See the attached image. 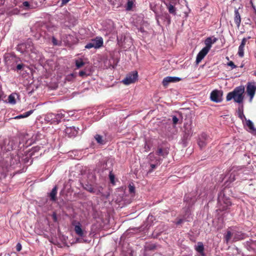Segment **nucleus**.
Returning a JSON list of instances; mask_svg holds the SVG:
<instances>
[{"mask_svg": "<svg viewBox=\"0 0 256 256\" xmlns=\"http://www.w3.org/2000/svg\"><path fill=\"white\" fill-rule=\"evenodd\" d=\"M70 0H62V4H66L67 2H68Z\"/></svg>", "mask_w": 256, "mask_h": 256, "instance_id": "680f3d73", "label": "nucleus"}, {"mask_svg": "<svg viewBox=\"0 0 256 256\" xmlns=\"http://www.w3.org/2000/svg\"><path fill=\"white\" fill-rule=\"evenodd\" d=\"M232 236V232L230 231H228L226 232V234L224 236V239H225L226 243H228L230 241V239L231 238Z\"/></svg>", "mask_w": 256, "mask_h": 256, "instance_id": "58836bf2", "label": "nucleus"}, {"mask_svg": "<svg viewBox=\"0 0 256 256\" xmlns=\"http://www.w3.org/2000/svg\"><path fill=\"white\" fill-rule=\"evenodd\" d=\"M168 154V151L166 148H158L156 154L159 156H162L163 158H166Z\"/></svg>", "mask_w": 256, "mask_h": 256, "instance_id": "6ab92c4d", "label": "nucleus"}, {"mask_svg": "<svg viewBox=\"0 0 256 256\" xmlns=\"http://www.w3.org/2000/svg\"><path fill=\"white\" fill-rule=\"evenodd\" d=\"M184 136L183 139L184 140H188L192 134L193 130L192 129V123H186L184 124Z\"/></svg>", "mask_w": 256, "mask_h": 256, "instance_id": "6e6552de", "label": "nucleus"}, {"mask_svg": "<svg viewBox=\"0 0 256 256\" xmlns=\"http://www.w3.org/2000/svg\"><path fill=\"white\" fill-rule=\"evenodd\" d=\"M238 116L244 122V120L246 119L245 116L244 114L243 106L239 107L238 110Z\"/></svg>", "mask_w": 256, "mask_h": 256, "instance_id": "a878e982", "label": "nucleus"}, {"mask_svg": "<svg viewBox=\"0 0 256 256\" xmlns=\"http://www.w3.org/2000/svg\"><path fill=\"white\" fill-rule=\"evenodd\" d=\"M166 18H168V23H170V16H169L168 14H166Z\"/></svg>", "mask_w": 256, "mask_h": 256, "instance_id": "0e129e2a", "label": "nucleus"}, {"mask_svg": "<svg viewBox=\"0 0 256 256\" xmlns=\"http://www.w3.org/2000/svg\"><path fill=\"white\" fill-rule=\"evenodd\" d=\"M254 74L256 76V70L254 72Z\"/></svg>", "mask_w": 256, "mask_h": 256, "instance_id": "69168bd1", "label": "nucleus"}, {"mask_svg": "<svg viewBox=\"0 0 256 256\" xmlns=\"http://www.w3.org/2000/svg\"><path fill=\"white\" fill-rule=\"evenodd\" d=\"M22 162L25 164H28L29 165L32 164V160L30 158V154L29 156H26L22 159Z\"/></svg>", "mask_w": 256, "mask_h": 256, "instance_id": "2f4dec72", "label": "nucleus"}, {"mask_svg": "<svg viewBox=\"0 0 256 256\" xmlns=\"http://www.w3.org/2000/svg\"><path fill=\"white\" fill-rule=\"evenodd\" d=\"M244 46L242 45H240L238 47V54L241 58L244 56Z\"/></svg>", "mask_w": 256, "mask_h": 256, "instance_id": "72a5a7b5", "label": "nucleus"}, {"mask_svg": "<svg viewBox=\"0 0 256 256\" xmlns=\"http://www.w3.org/2000/svg\"><path fill=\"white\" fill-rule=\"evenodd\" d=\"M78 130L79 129L78 128L70 126L66 128L65 131L68 136L71 138L76 136L78 134Z\"/></svg>", "mask_w": 256, "mask_h": 256, "instance_id": "4468645a", "label": "nucleus"}, {"mask_svg": "<svg viewBox=\"0 0 256 256\" xmlns=\"http://www.w3.org/2000/svg\"><path fill=\"white\" fill-rule=\"evenodd\" d=\"M4 93L2 90V86L0 84V102L3 100Z\"/></svg>", "mask_w": 256, "mask_h": 256, "instance_id": "09e8293b", "label": "nucleus"}, {"mask_svg": "<svg viewBox=\"0 0 256 256\" xmlns=\"http://www.w3.org/2000/svg\"><path fill=\"white\" fill-rule=\"evenodd\" d=\"M240 174V173L238 170L232 168L226 176H228V180L226 182H229L230 183L233 182L237 179L236 177H238Z\"/></svg>", "mask_w": 256, "mask_h": 256, "instance_id": "ddd939ff", "label": "nucleus"}, {"mask_svg": "<svg viewBox=\"0 0 256 256\" xmlns=\"http://www.w3.org/2000/svg\"><path fill=\"white\" fill-rule=\"evenodd\" d=\"M204 44H206V46L204 48L209 51L212 47V44H213L212 42V38H207L204 41Z\"/></svg>", "mask_w": 256, "mask_h": 256, "instance_id": "b1692460", "label": "nucleus"}, {"mask_svg": "<svg viewBox=\"0 0 256 256\" xmlns=\"http://www.w3.org/2000/svg\"><path fill=\"white\" fill-rule=\"evenodd\" d=\"M218 40V38L215 37H213V39H212V44L215 43Z\"/></svg>", "mask_w": 256, "mask_h": 256, "instance_id": "052dcab7", "label": "nucleus"}, {"mask_svg": "<svg viewBox=\"0 0 256 256\" xmlns=\"http://www.w3.org/2000/svg\"><path fill=\"white\" fill-rule=\"evenodd\" d=\"M178 121V119L176 116H172V122L174 124H176Z\"/></svg>", "mask_w": 256, "mask_h": 256, "instance_id": "5fc2aeb1", "label": "nucleus"}, {"mask_svg": "<svg viewBox=\"0 0 256 256\" xmlns=\"http://www.w3.org/2000/svg\"><path fill=\"white\" fill-rule=\"evenodd\" d=\"M24 66V64H22V63H20L18 64V62L16 64V68H15V70H22L23 67Z\"/></svg>", "mask_w": 256, "mask_h": 256, "instance_id": "a18cd8bd", "label": "nucleus"}, {"mask_svg": "<svg viewBox=\"0 0 256 256\" xmlns=\"http://www.w3.org/2000/svg\"><path fill=\"white\" fill-rule=\"evenodd\" d=\"M114 175L112 174V172H110L109 174V178L110 182L113 184L114 183Z\"/></svg>", "mask_w": 256, "mask_h": 256, "instance_id": "49530a36", "label": "nucleus"}, {"mask_svg": "<svg viewBox=\"0 0 256 256\" xmlns=\"http://www.w3.org/2000/svg\"><path fill=\"white\" fill-rule=\"evenodd\" d=\"M222 92L218 90H215L212 92L210 94V100L216 102H220L222 101Z\"/></svg>", "mask_w": 256, "mask_h": 256, "instance_id": "0eeeda50", "label": "nucleus"}, {"mask_svg": "<svg viewBox=\"0 0 256 256\" xmlns=\"http://www.w3.org/2000/svg\"><path fill=\"white\" fill-rule=\"evenodd\" d=\"M38 148L37 149L36 148H35V151H36L38 150Z\"/></svg>", "mask_w": 256, "mask_h": 256, "instance_id": "774afa93", "label": "nucleus"}, {"mask_svg": "<svg viewBox=\"0 0 256 256\" xmlns=\"http://www.w3.org/2000/svg\"><path fill=\"white\" fill-rule=\"evenodd\" d=\"M102 186H99L98 188H94V192L92 194H94L96 195H100L102 194Z\"/></svg>", "mask_w": 256, "mask_h": 256, "instance_id": "f704fd0d", "label": "nucleus"}, {"mask_svg": "<svg viewBox=\"0 0 256 256\" xmlns=\"http://www.w3.org/2000/svg\"><path fill=\"white\" fill-rule=\"evenodd\" d=\"M138 77V72L133 71L127 74L125 78L122 80V82L126 85L134 83L137 80Z\"/></svg>", "mask_w": 256, "mask_h": 256, "instance_id": "39448f33", "label": "nucleus"}, {"mask_svg": "<svg viewBox=\"0 0 256 256\" xmlns=\"http://www.w3.org/2000/svg\"><path fill=\"white\" fill-rule=\"evenodd\" d=\"M17 50L21 53L25 52L36 54L38 51L34 48L32 42L30 40H28L25 43L20 44L17 46Z\"/></svg>", "mask_w": 256, "mask_h": 256, "instance_id": "7ed1b4c3", "label": "nucleus"}, {"mask_svg": "<svg viewBox=\"0 0 256 256\" xmlns=\"http://www.w3.org/2000/svg\"><path fill=\"white\" fill-rule=\"evenodd\" d=\"M66 117V114H62V112L54 114H50L48 115L47 118L50 119L52 120V122H56L58 123L60 122L62 118H64Z\"/></svg>", "mask_w": 256, "mask_h": 256, "instance_id": "9d476101", "label": "nucleus"}, {"mask_svg": "<svg viewBox=\"0 0 256 256\" xmlns=\"http://www.w3.org/2000/svg\"><path fill=\"white\" fill-rule=\"evenodd\" d=\"M161 160L160 158H156L154 164H150L151 169L149 170L148 172H151L158 165L160 164Z\"/></svg>", "mask_w": 256, "mask_h": 256, "instance_id": "bb28decb", "label": "nucleus"}, {"mask_svg": "<svg viewBox=\"0 0 256 256\" xmlns=\"http://www.w3.org/2000/svg\"><path fill=\"white\" fill-rule=\"evenodd\" d=\"M79 76L81 77L86 76L88 74H86V72L84 70H81L79 72Z\"/></svg>", "mask_w": 256, "mask_h": 256, "instance_id": "603ef678", "label": "nucleus"}, {"mask_svg": "<svg viewBox=\"0 0 256 256\" xmlns=\"http://www.w3.org/2000/svg\"><path fill=\"white\" fill-rule=\"evenodd\" d=\"M246 122V124L250 130V132H252L253 130H255V128H254V125L253 122L250 120H245Z\"/></svg>", "mask_w": 256, "mask_h": 256, "instance_id": "c85d7f7f", "label": "nucleus"}, {"mask_svg": "<svg viewBox=\"0 0 256 256\" xmlns=\"http://www.w3.org/2000/svg\"><path fill=\"white\" fill-rule=\"evenodd\" d=\"M92 48H94V46L90 42L85 46L86 48L90 49Z\"/></svg>", "mask_w": 256, "mask_h": 256, "instance_id": "3c124183", "label": "nucleus"}, {"mask_svg": "<svg viewBox=\"0 0 256 256\" xmlns=\"http://www.w3.org/2000/svg\"><path fill=\"white\" fill-rule=\"evenodd\" d=\"M154 216L152 215H148V218H147V222H149V221L152 222L153 220Z\"/></svg>", "mask_w": 256, "mask_h": 256, "instance_id": "13d9d810", "label": "nucleus"}, {"mask_svg": "<svg viewBox=\"0 0 256 256\" xmlns=\"http://www.w3.org/2000/svg\"><path fill=\"white\" fill-rule=\"evenodd\" d=\"M134 3L132 1L128 0L127 4H126V10H132V6H133Z\"/></svg>", "mask_w": 256, "mask_h": 256, "instance_id": "a19ab883", "label": "nucleus"}, {"mask_svg": "<svg viewBox=\"0 0 256 256\" xmlns=\"http://www.w3.org/2000/svg\"><path fill=\"white\" fill-rule=\"evenodd\" d=\"M167 8L168 10V12L175 16L176 14V8H175V7L172 5V4H169L168 5H167Z\"/></svg>", "mask_w": 256, "mask_h": 256, "instance_id": "cd10ccee", "label": "nucleus"}, {"mask_svg": "<svg viewBox=\"0 0 256 256\" xmlns=\"http://www.w3.org/2000/svg\"><path fill=\"white\" fill-rule=\"evenodd\" d=\"M252 242V240H250V241H246L244 242V246L246 247L248 250H253L251 246V244Z\"/></svg>", "mask_w": 256, "mask_h": 256, "instance_id": "e433bc0d", "label": "nucleus"}, {"mask_svg": "<svg viewBox=\"0 0 256 256\" xmlns=\"http://www.w3.org/2000/svg\"><path fill=\"white\" fill-rule=\"evenodd\" d=\"M52 42L54 46H60L61 42H58L54 36H52Z\"/></svg>", "mask_w": 256, "mask_h": 256, "instance_id": "79ce46f5", "label": "nucleus"}, {"mask_svg": "<svg viewBox=\"0 0 256 256\" xmlns=\"http://www.w3.org/2000/svg\"><path fill=\"white\" fill-rule=\"evenodd\" d=\"M209 136L206 133H202L201 134L198 142L201 149L206 146L209 140Z\"/></svg>", "mask_w": 256, "mask_h": 256, "instance_id": "9b49d317", "label": "nucleus"}, {"mask_svg": "<svg viewBox=\"0 0 256 256\" xmlns=\"http://www.w3.org/2000/svg\"><path fill=\"white\" fill-rule=\"evenodd\" d=\"M72 224L74 226L76 234L80 237H84V232L82 228L80 223L79 222L74 220L72 222Z\"/></svg>", "mask_w": 256, "mask_h": 256, "instance_id": "f8f14e48", "label": "nucleus"}, {"mask_svg": "<svg viewBox=\"0 0 256 256\" xmlns=\"http://www.w3.org/2000/svg\"><path fill=\"white\" fill-rule=\"evenodd\" d=\"M246 234L241 232H236L234 235V241L240 240L246 238Z\"/></svg>", "mask_w": 256, "mask_h": 256, "instance_id": "aec40b11", "label": "nucleus"}, {"mask_svg": "<svg viewBox=\"0 0 256 256\" xmlns=\"http://www.w3.org/2000/svg\"><path fill=\"white\" fill-rule=\"evenodd\" d=\"M8 102L10 103V104H15L16 103V100H15V97L14 96L11 94H10L9 96H8Z\"/></svg>", "mask_w": 256, "mask_h": 256, "instance_id": "4c0bfd02", "label": "nucleus"}, {"mask_svg": "<svg viewBox=\"0 0 256 256\" xmlns=\"http://www.w3.org/2000/svg\"><path fill=\"white\" fill-rule=\"evenodd\" d=\"M208 50L203 48L197 54L196 58V64H198L204 58V56L207 54L208 52Z\"/></svg>", "mask_w": 256, "mask_h": 256, "instance_id": "dca6fc26", "label": "nucleus"}, {"mask_svg": "<svg viewBox=\"0 0 256 256\" xmlns=\"http://www.w3.org/2000/svg\"><path fill=\"white\" fill-rule=\"evenodd\" d=\"M250 38V37L249 36L248 38H243V39L242 40L241 44H240V45H242V46H244L246 45V42Z\"/></svg>", "mask_w": 256, "mask_h": 256, "instance_id": "8fccbe9b", "label": "nucleus"}, {"mask_svg": "<svg viewBox=\"0 0 256 256\" xmlns=\"http://www.w3.org/2000/svg\"><path fill=\"white\" fill-rule=\"evenodd\" d=\"M244 87L240 86L236 87L232 92L228 94L226 96V100L230 101L234 99V102L237 103H242L244 100Z\"/></svg>", "mask_w": 256, "mask_h": 256, "instance_id": "f257e3e1", "label": "nucleus"}, {"mask_svg": "<svg viewBox=\"0 0 256 256\" xmlns=\"http://www.w3.org/2000/svg\"><path fill=\"white\" fill-rule=\"evenodd\" d=\"M34 111V110H30L24 113L23 114H21L18 116H16V117H14V118L20 119V118L28 117V116H30L31 114H32L33 113Z\"/></svg>", "mask_w": 256, "mask_h": 256, "instance_id": "393cba45", "label": "nucleus"}, {"mask_svg": "<svg viewBox=\"0 0 256 256\" xmlns=\"http://www.w3.org/2000/svg\"><path fill=\"white\" fill-rule=\"evenodd\" d=\"M94 138L96 142L100 144H104L105 143L104 140L102 138V136L100 134H96L94 136Z\"/></svg>", "mask_w": 256, "mask_h": 256, "instance_id": "7c9ffc66", "label": "nucleus"}, {"mask_svg": "<svg viewBox=\"0 0 256 256\" xmlns=\"http://www.w3.org/2000/svg\"><path fill=\"white\" fill-rule=\"evenodd\" d=\"M52 219L54 222H56L57 221V216H56V212H54L52 214Z\"/></svg>", "mask_w": 256, "mask_h": 256, "instance_id": "4d7b16f0", "label": "nucleus"}, {"mask_svg": "<svg viewBox=\"0 0 256 256\" xmlns=\"http://www.w3.org/2000/svg\"><path fill=\"white\" fill-rule=\"evenodd\" d=\"M228 66H231L232 69L236 68V66L234 64L232 61H230V62H228Z\"/></svg>", "mask_w": 256, "mask_h": 256, "instance_id": "864d4df0", "label": "nucleus"}, {"mask_svg": "<svg viewBox=\"0 0 256 256\" xmlns=\"http://www.w3.org/2000/svg\"><path fill=\"white\" fill-rule=\"evenodd\" d=\"M252 134L254 135H256V128H255V130H253L252 132H251Z\"/></svg>", "mask_w": 256, "mask_h": 256, "instance_id": "e2e57ef3", "label": "nucleus"}, {"mask_svg": "<svg viewBox=\"0 0 256 256\" xmlns=\"http://www.w3.org/2000/svg\"><path fill=\"white\" fill-rule=\"evenodd\" d=\"M22 245L20 243L17 244L16 246V249L17 251L20 252L22 250Z\"/></svg>", "mask_w": 256, "mask_h": 256, "instance_id": "6e6d98bb", "label": "nucleus"}, {"mask_svg": "<svg viewBox=\"0 0 256 256\" xmlns=\"http://www.w3.org/2000/svg\"><path fill=\"white\" fill-rule=\"evenodd\" d=\"M148 158L150 162H152L156 158L153 153H150L148 156Z\"/></svg>", "mask_w": 256, "mask_h": 256, "instance_id": "37998d69", "label": "nucleus"}, {"mask_svg": "<svg viewBox=\"0 0 256 256\" xmlns=\"http://www.w3.org/2000/svg\"><path fill=\"white\" fill-rule=\"evenodd\" d=\"M76 66L77 68H81L84 64V62L82 59L76 60L75 61Z\"/></svg>", "mask_w": 256, "mask_h": 256, "instance_id": "473e14b6", "label": "nucleus"}, {"mask_svg": "<svg viewBox=\"0 0 256 256\" xmlns=\"http://www.w3.org/2000/svg\"><path fill=\"white\" fill-rule=\"evenodd\" d=\"M184 200L186 202V204L188 205L187 208V210H188L190 207L192 206L195 202L196 199L194 198H192L190 196V194H188L185 196Z\"/></svg>", "mask_w": 256, "mask_h": 256, "instance_id": "a211bd4d", "label": "nucleus"}, {"mask_svg": "<svg viewBox=\"0 0 256 256\" xmlns=\"http://www.w3.org/2000/svg\"><path fill=\"white\" fill-rule=\"evenodd\" d=\"M21 8H22L24 10H29L34 8V6L29 2H24L22 3L21 6H20Z\"/></svg>", "mask_w": 256, "mask_h": 256, "instance_id": "5701e85b", "label": "nucleus"}, {"mask_svg": "<svg viewBox=\"0 0 256 256\" xmlns=\"http://www.w3.org/2000/svg\"><path fill=\"white\" fill-rule=\"evenodd\" d=\"M90 42L95 48H98L103 45V40L100 37H96V38L92 40Z\"/></svg>", "mask_w": 256, "mask_h": 256, "instance_id": "f3484780", "label": "nucleus"}, {"mask_svg": "<svg viewBox=\"0 0 256 256\" xmlns=\"http://www.w3.org/2000/svg\"><path fill=\"white\" fill-rule=\"evenodd\" d=\"M150 9L153 11V12H155V8H156V6H152V4H150Z\"/></svg>", "mask_w": 256, "mask_h": 256, "instance_id": "bf43d9fd", "label": "nucleus"}, {"mask_svg": "<svg viewBox=\"0 0 256 256\" xmlns=\"http://www.w3.org/2000/svg\"><path fill=\"white\" fill-rule=\"evenodd\" d=\"M196 250L200 254H202L204 251V246L202 242H198Z\"/></svg>", "mask_w": 256, "mask_h": 256, "instance_id": "c756f323", "label": "nucleus"}, {"mask_svg": "<svg viewBox=\"0 0 256 256\" xmlns=\"http://www.w3.org/2000/svg\"><path fill=\"white\" fill-rule=\"evenodd\" d=\"M140 31H141V32H144L143 29L141 28H140Z\"/></svg>", "mask_w": 256, "mask_h": 256, "instance_id": "338daca9", "label": "nucleus"}, {"mask_svg": "<svg viewBox=\"0 0 256 256\" xmlns=\"http://www.w3.org/2000/svg\"><path fill=\"white\" fill-rule=\"evenodd\" d=\"M190 221L189 220H186V218H185V216H184V218H180L176 222V225H179V224H182L183 222H185V221Z\"/></svg>", "mask_w": 256, "mask_h": 256, "instance_id": "c03bdc74", "label": "nucleus"}, {"mask_svg": "<svg viewBox=\"0 0 256 256\" xmlns=\"http://www.w3.org/2000/svg\"><path fill=\"white\" fill-rule=\"evenodd\" d=\"M20 156L19 154L12 155L10 160V166L12 169L19 168L20 166Z\"/></svg>", "mask_w": 256, "mask_h": 256, "instance_id": "423d86ee", "label": "nucleus"}, {"mask_svg": "<svg viewBox=\"0 0 256 256\" xmlns=\"http://www.w3.org/2000/svg\"><path fill=\"white\" fill-rule=\"evenodd\" d=\"M234 22L237 26L238 28L241 22V18L240 14L238 12V10L237 8H235L234 10Z\"/></svg>", "mask_w": 256, "mask_h": 256, "instance_id": "412c9836", "label": "nucleus"}, {"mask_svg": "<svg viewBox=\"0 0 256 256\" xmlns=\"http://www.w3.org/2000/svg\"><path fill=\"white\" fill-rule=\"evenodd\" d=\"M256 90V86L254 82H248L246 86V93L250 96V102H252V100L255 94Z\"/></svg>", "mask_w": 256, "mask_h": 256, "instance_id": "1a4fd4ad", "label": "nucleus"}, {"mask_svg": "<svg viewBox=\"0 0 256 256\" xmlns=\"http://www.w3.org/2000/svg\"><path fill=\"white\" fill-rule=\"evenodd\" d=\"M156 248L157 245L155 244H150L146 246V249L150 250H156Z\"/></svg>", "mask_w": 256, "mask_h": 256, "instance_id": "ea45409f", "label": "nucleus"}, {"mask_svg": "<svg viewBox=\"0 0 256 256\" xmlns=\"http://www.w3.org/2000/svg\"><path fill=\"white\" fill-rule=\"evenodd\" d=\"M128 188L130 193L132 194L134 192L135 187L133 185L130 184Z\"/></svg>", "mask_w": 256, "mask_h": 256, "instance_id": "de8ad7c7", "label": "nucleus"}, {"mask_svg": "<svg viewBox=\"0 0 256 256\" xmlns=\"http://www.w3.org/2000/svg\"><path fill=\"white\" fill-rule=\"evenodd\" d=\"M218 201L220 210H226L232 204L230 199L225 197L224 195L222 196H219Z\"/></svg>", "mask_w": 256, "mask_h": 256, "instance_id": "20e7f679", "label": "nucleus"}, {"mask_svg": "<svg viewBox=\"0 0 256 256\" xmlns=\"http://www.w3.org/2000/svg\"><path fill=\"white\" fill-rule=\"evenodd\" d=\"M180 78L176 76H166L162 80V84L164 86L168 85L170 82H174L180 81Z\"/></svg>", "mask_w": 256, "mask_h": 256, "instance_id": "2eb2a0df", "label": "nucleus"}, {"mask_svg": "<svg viewBox=\"0 0 256 256\" xmlns=\"http://www.w3.org/2000/svg\"><path fill=\"white\" fill-rule=\"evenodd\" d=\"M84 188L89 192L90 193H93L94 188L92 187V186L90 184H86V186H84Z\"/></svg>", "mask_w": 256, "mask_h": 256, "instance_id": "c9c22d12", "label": "nucleus"}, {"mask_svg": "<svg viewBox=\"0 0 256 256\" xmlns=\"http://www.w3.org/2000/svg\"><path fill=\"white\" fill-rule=\"evenodd\" d=\"M20 61V58L10 54H8L4 56L6 65L10 70H15L16 64Z\"/></svg>", "mask_w": 256, "mask_h": 256, "instance_id": "f03ea898", "label": "nucleus"}, {"mask_svg": "<svg viewBox=\"0 0 256 256\" xmlns=\"http://www.w3.org/2000/svg\"><path fill=\"white\" fill-rule=\"evenodd\" d=\"M57 194V186H56L52 189L51 192L50 193L49 196L50 198V200L53 202H55L56 200V195Z\"/></svg>", "mask_w": 256, "mask_h": 256, "instance_id": "4be33fe9", "label": "nucleus"}]
</instances>
